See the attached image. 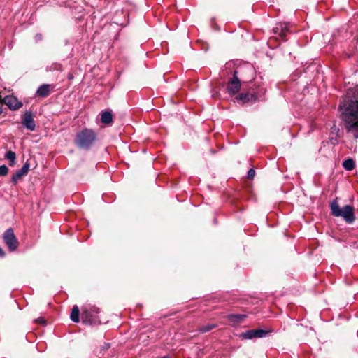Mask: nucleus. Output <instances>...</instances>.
<instances>
[{
    "instance_id": "f257e3e1",
    "label": "nucleus",
    "mask_w": 358,
    "mask_h": 358,
    "mask_svg": "<svg viewBox=\"0 0 358 358\" xmlns=\"http://www.w3.org/2000/svg\"><path fill=\"white\" fill-rule=\"evenodd\" d=\"M339 109L347 131L352 134L355 138H358V89L347 91Z\"/></svg>"
},
{
    "instance_id": "f03ea898",
    "label": "nucleus",
    "mask_w": 358,
    "mask_h": 358,
    "mask_svg": "<svg viewBox=\"0 0 358 358\" xmlns=\"http://www.w3.org/2000/svg\"><path fill=\"white\" fill-rule=\"evenodd\" d=\"M97 134L92 129L84 128L76 134L75 145L80 148L89 150L96 142Z\"/></svg>"
},
{
    "instance_id": "7ed1b4c3",
    "label": "nucleus",
    "mask_w": 358,
    "mask_h": 358,
    "mask_svg": "<svg viewBox=\"0 0 358 358\" xmlns=\"http://www.w3.org/2000/svg\"><path fill=\"white\" fill-rule=\"evenodd\" d=\"M101 310L96 306L85 304L81 308V320L86 324H100Z\"/></svg>"
},
{
    "instance_id": "20e7f679",
    "label": "nucleus",
    "mask_w": 358,
    "mask_h": 358,
    "mask_svg": "<svg viewBox=\"0 0 358 358\" xmlns=\"http://www.w3.org/2000/svg\"><path fill=\"white\" fill-rule=\"evenodd\" d=\"M331 214L335 217H342L347 223H352L355 220L354 208L352 206L346 205L341 208L338 202L334 201L330 206Z\"/></svg>"
},
{
    "instance_id": "39448f33",
    "label": "nucleus",
    "mask_w": 358,
    "mask_h": 358,
    "mask_svg": "<svg viewBox=\"0 0 358 358\" xmlns=\"http://www.w3.org/2000/svg\"><path fill=\"white\" fill-rule=\"evenodd\" d=\"M3 241L11 252L16 250L19 245V242L11 228L8 229L3 234Z\"/></svg>"
},
{
    "instance_id": "423d86ee",
    "label": "nucleus",
    "mask_w": 358,
    "mask_h": 358,
    "mask_svg": "<svg viewBox=\"0 0 358 358\" xmlns=\"http://www.w3.org/2000/svg\"><path fill=\"white\" fill-rule=\"evenodd\" d=\"M238 71H235L233 74V77L230 78L227 83V92L230 95H234L237 94L241 89V81L238 78Z\"/></svg>"
},
{
    "instance_id": "0eeeda50",
    "label": "nucleus",
    "mask_w": 358,
    "mask_h": 358,
    "mask_svg": "<svg viewBox=\"0 0 358 358\" xmlns=\"http://www.w3.org/2000/svg\"><path fill=\"white\" fill-rule=\"evenodd\" d=\"M268 331L263 329H250L241 333V337L243 339H252L255 338H263L268 334Z\"/></svg>"
},
{
    "instance_id": "6e6552de",
    "label": "nucleus",
    "mask_w": 358,
    "mask_h": 358,
    "mask_svg": "<svg viewBox=\"0 0 358 358\" xmlns=\"http://www.w3.org/2000/svg\"><path fill=\"white\" fill-rule=\"evenodd\" d=\"M3 101L12 110H17L22 106V102L12 95L6 96Z\"/></svg>"
},
{
    "instance_id": "1a4fd4ad",
    "label": "nucleus",
    "mask_w": 358,
    "mask_h": 358,
    "mask_svg": "<svg viewBox=\"0 0 358 358\" xmlns=\"http://www.w3.org/2000/svg\"><path fill=\"white\" fill-rule=\"evenodd\" d=\"M55 85L50 84H43L38 87L36 92V96L41 98L47 97L54 90Z\"/></svg>"
},
{
    "instance_id": "9d476101",
    "label": "nucleus",
    "mask_w": 358,
    "mask_h": 358,
    "mask_svg": "<svg viewBox=\"0 0 358 358\" xmlns=\"http://www.w3.org/2000/svg\"><path fill=\"white\" fill-rule=\"evenodd\" d=\"M22 124L30 131H34L36 127L35 122L31 112L27 111L22 119Z\"/></svg>"
},
{
    "instance_id": "9b49d317",
    "label": "nucleus",
    "mask_w": 358,
    "mask_h": 358,
    "mask_svg": "<svg viewBox=\"0 0 358 358\" xmlns=\"http://www.w3.org/2000/svg\"><path fill=\"white\" fill-rule=\"evenodd\" d=\"M29 163H24L22 167L20 170L17 171V172L12 176L11 181L14 184H16L22 176L27 174L29 170Z\"/></svg>"
},
{
    "instance_id": "f8f14e48",
    "label": "nucleus",
    "mask_w": 358,
    "mask_h": 358,
    "mask_svg": "<svg viewBox=\"0 0 358 358\" xmlns=\"http://www.w3.org/2000/svg\"><path fill=\"white\" fill-rule=\"evenodd\" d=\"M237 100L241 101L243 103L248 102H255L257 100V96L252 93H241L236 98Z\"/></svg>"
},
{
    "instance_id": "ddd939ff",
    "label": "nucleus",
    "mask_w": 358,
    "mask_h": 358,
    "mask_svg": "<svg viewBox=\"0 0 358 358\" xmlns=\"http://www.w3.org/2000/svg\"><path fill=\"white\" fill-rule=\"evenodd\" d=\"M101 122L106 125H110L113 122V115L111 111L103 110L101 113Z\"/></svg>"
},
{
    "instance_id": "4468645a",
    "label": "nucleus",
    "mask_w": 358,
    "mask_h": 358,
    "mask_svg": "<svg viewBox=\"0 0 358 358\" xmlns=\"http://www.w3.org/2000/svg\"><path fill=\"white\" fill-rule=\"evenodd\" d=\"M246 317L245 315L242 314H230L227 316V318L230 323L233 325H236L242 322Z\"/></svg>"
},
{
    "instance_id": "2eb2a0df",
    "label": "nucleus",
    "mask_w": 358,
    "mask_h": 358,
    "mask_svg": "<svg viewBox=\"0 0 358 358\" xmlns=\"http://www.w3.org/2000/svg\"><path fill=\"white\" fill-rule=\"evenodd\" d=\"M70 318L76 323H78L80 321V310L78 306L75 305L73 306Z\"/></svg>"
},
{
    "instance_id": "dca6fc26",
    "label": "nucleus",
    "mask_w": 358,
    "mask_h": 358,
    "mask_svg": "<svg viewBox=\"0 0 358 358\" xmlns=\"http://www.w3.org/2000/svg\"><path fill=\"white\" fill-rule=\"evenodd\" d=\"M343 166L347 171H352L355 167V163L353 159H348L343 162Z\"/></svg>"
},
{
    "instance_id": "f3484780",
    "label": "nucleus",
    "mask_w": 358,
    "mask_h": 358,
    "mask_svg": "<svg viewBox=\"0 0 358 358\" xmlns=\"http://www.w3.org/2000/svg\"><path fill=\"white\" fill-rule=\"evenodd\" d=\"M5 157L10 162V164L11 166L15 164V159H16V155H15V153L13 151L9 150V151L6 152V153L5 155Z\"/></svg>"
},
{
    "instance_id": "a211bd4d",
    "label": "nucleus",
    "mask_w": 358,
    "mask_h": 358,
    "mask_svg": "<svg viewBox=\"0 0 358 358\" xmlns=\"http://www.w3.org/2000/svg\"><path fill=\"white\" fill-rule=\"evenodd\" d=\"M217 327L216 324H207V325H203V326H201L200 328H199V331L202 333H206V332H208V331H211L213 329Z\"/></svg>"
},
{
    "instance_id": "6ab92c4d",
    "label": "nucleus",
    "mask_w": 358,
    "mask_h": 358,
    "mask_svg": "<svg viewBox=\"0 0 358 358\" xmlns=\"http://www.w3.org/2000/svg\"><path fill=\"white\" fill-rule=\"evenodd\" d=\"M273 31L280 36V33L283 32V24H277L276 27L273 28Z\"/></svg>"
},
{
    "instance_id": "aec40b11",
    "label": "nucleus",
    "mask_w": 358,
    "mask_h": 358,
    "mask_svg": "<svg viewBox=\"0 0 358 358\" xmlns=\"http://www.w3.org/2000/svg\"><path fill=\"white\" fill-rule=\"evenodd\" d=\"M8 173V168L6 165L0 166V176H5Z\"/></svg>"
},
{
    "instance_id": "412c9836",
    "label": "nucleus",
    "mask_w": 358,
    "mask_h": 358,
    "mask_svg": "<svg viewBox=\"0 0 358 358\" xmlns=\"http://www.w3.org/2000/svg\"><path fill=\"white\" fill-rule=\"evenodd\" d=\"M289 31V29L286 24H283V32L280 33V37L282 39H284Z\"/></svg>"
},
{
    "instance_id": "4be33fe9",
    "label": "nucleus",
    "mask_w": 358,
    "mask_h": 358,
    "mask_svg": "<svg viewBox=\"0 0 358 358\" xmlns=\"http://www.w3.org/2000/svg\"><path fill=\"white\" fill-rule=\"evenodd\" d=\"M255 176V171L253 169H250L248 172V178L252 180Z\"/></svg>"
},
{
    "instance_id": "5701e85b",
    "label": "nucleus",
    "mask_w": 358,
    "mask_h": 358,
    "mask_svg": "<svg viewBox=\"0 0 358 358\" xmlns=\"http://www.w3.org/2000/svg\"><path fill=\"white\" fill-rule=\"evenodd\" d=\"M35 322L37 324H42V325H45L46 324L45 320L42 317H38L37 319H36Z\"/></svg>"
},
{
    "instance_id": "b1692460",
    "label": "nucleus",
    "mask_w": 358,
    "mask_h": 358,
    "mask_svg": "<svg viewBox=\"0 0 358 358\" xmlns=\"http://www.w3.org/2000/svg\"><path fill=\"white\" fill-rule=\"evenodd\" d=\"M35 39H36V41H41L42 39V34H37L35 36Z\"/></svg>"
},
{
    "instance_id": "393cba45",
    "label": "nucleus",
    "mask_w": 358,
    "mask_h": 358,
    "mask_svg": "<svg viewBox=\"0 0 358 358\" xmlns=\"http://www.w3.org/2000/svg\"><path fill=\"white\" fill-rule=\"evenodd\" d=\"M4 255H5V252L3 250V249L0 247V257H4Z\"/></svg>"
},
{
    "instance_id": "a878e982",
    "label": "nucleus",
    "mask_w": 358,
    "mask_h": 358,
    "mask_svg": "<svg viewBox=\"0 0 358 358\" xmlns=\"http://www.w3.org/2000/svg\"><path fill=\"white\" fill-rule=\"evenodd\" d=\"M3 98H2V96L0 95V103H3Z\"/></svg>"
},
{
    "instance_id": "bb28decb",
    "label": "nucleus",
    "mask_w": 358,
    "mask_h": 358,
    "mask_svg": "<svg viewBox=\"0 0 358 358\" xmlns=\"http://www.w3.org/2000/svg\"><path fill=\"white\" fill-rule=\"evenodd\" d=\"M3 113V108L1 106H0V115Z\"/></svg>"
},
{
    "instance_id": "cd10ccee",
    "label": "nucleus",
    "mask_w": 358,
    "mask_h": 358,
    "mask_svg": "<svg viewBox=\"0 0 358 358\" xmlns=\"http://www.w3.org/2000/svg\"><path fill=\"white\" fill-rule=\"evenodd\" d=\"M162 358H171V357H169V356H165V357H162Z\"/></svg>"
}]
</instances>
